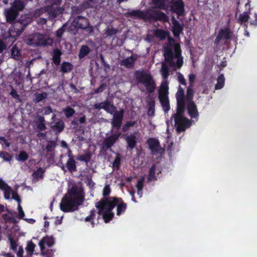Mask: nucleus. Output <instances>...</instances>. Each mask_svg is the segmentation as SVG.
<instances>
[{
  "label": "nucleus",
  "instance_id": "obj_1",
  "mask_svg": "<svg viewBox=\"0 0 257 257\" xmlns=\"http://www.w3.org/2000/svg\"><path fill=\"white\" fill-rule=\"evenodd\" d=\"M174 54L172 51L166 50L164 53V56L166 62L162 64L161 73L163 78L160 89L159 90V98L164 111H167L170 109V106L168 99V82L167 78L169 75V68L167 63L170 66L176 69L180 68L183 64V58L181 56V50L180 45L176 44L174 46Z\"/></svg>",
  "mask_w": 257,
  "mask_h": 257
},
{
  "label": "nucleus",
  "instance_id": "obj_2",
  "mask_svg": "<svg viewBox=\"0 0 257 257\" xmlns=\"http://www.w3.org/2000/svg\"><path fill=\"white\" fill-rule=\"evenodd\" d=\"M95 206L98 213L102 216L105 222H108L113 216L111 210L114 206L116 207L117 215L123 213L126 207V204L121 199L115 197L102 199L96 203Z\"/></svg>",
  "mask_w": 257,
  "mask_h": 257
},
{
  "label": "nucleus",
  "instance_id": "obj_3",
  "mask_svg": "<svg viewBox=\"0 0 257 257\" xmlns=\"http://www.w3.org/2000/svg\"><path fill=\"white\" fill-rule=\"evenodd\" d=\"M83 199L82 188L73 186L62 199L60 204V209L64 212L73 211L82 202Z\"/></svg>",
  "mask_w": 257,
  "mask_h": 257
},
{
  "label": "nucleus",
  "instance_id": "obj_4",
  "mask_svg": "<svg viewBox=\"0 0 257 257\" xmlns=\"http://www.w3.org/2000/svg\"><path fill=\"white\" fill-rule=\"evenodd\" d=\"M184 96V90L179 86L176 93L177 112V113L173 115L178 132H183L187 127L191 125V121L182 115V113L184 111L185 108Z\"/></svg>",
  "mask_w": 257,
  "mask_h": 257
},
{
  "label": "nucleus",
  "instance_id": "obj_5",
  "mask_svg": "<svg viewBox=\"0 0 257 257\" xmlns=\"http://www.w3.org/2000/svg\"><path fill=\"white\" fill-rule=\"evenodd\" d=\"M61 2V0H47L45 3V7L36 10L35 15L39 16L41 13L48 12L50 18L56 17L62 13V10L60 6Z\"/></svg>",
  "mask_w": 257,
  "mask_h": 257
},
{
  "label": "nucleus",
  "instance_id": "obj_6",
  "mask_svg": "<svg viewBox=\"0 0 257 257\" xmlns=\"http://www.w3.org/2000/svg\"><path fill=\"white\" fill-rule=\"evenodd\" d=\"M130 14L132 16L145 20L153 19L163 22H166L168 20V18L165 14L158 10H150L147 12L135 10L131 12Z\"/></svg>",
  "mask_w": 257,
  "mask_h": 257
},
{
  "label": "nucleus",
  "instance_id": "obj_7",
  "mask_svg": "<svg viewBox=\"0 0 257 257\" xmlns=\"http://www.w3.org/2000/svg\"><path fill=\"white\" fill-rule=\"evenodd\" d=\"M135 77L138 82L142 83L149 92H152L155 90L156 85L151 75L144 70L137 71Z\"/></svg>",
  "mask_w": 257,
  "mask_h": 257
},
{
  "label": "nucleus",
  "instance_id": "obj_8",
  "mask_svg": "<svg viewBox=\"0 0 257 257\" xmlns=\"http://www.w3.org/2000/svg\"><path fill=\"white\" fill-rule=\"evenodd\" d=\"M24 41L28 45L35 46L51 45L53 40L47 36L35 34L26 37Z\"/></svg>",
  "mask_w": 257,
  "mask_h": 257
},
{
  "label": "nucleus",
  "instance_id": "obj_9",
  "mask_svg": "<svg viewBox=\"0 0 257 257\" xmlns=\"http://www.w3.org/2000/svg\"><path fill=\"white\" fill-rule=\"evenodd\" d=\"M25 7L21 0H15L12 4L11 8L5 11V15L8 22L11 23L17 18L18 12L22 11Z\"/></svg>",
  "mask_w": 257,
  "mask_h": 257
},
{
  "label": "nucleus",
  "instance_id": "obj_10",
  "mask_svg": "<svg viewBox=\"0 0 257 257\" xmlns=\"http://www.w3.org/2000/svg\"><path fill=\"white\" fill-rule=\"evenodd\" d=\"M94 106L96 109H103L111 114H113L117 112L116 107L108 100H105L101 103H96Z\"/></svg>",
  "mask_w": 257,
  "mask_h": 257
},
{
  "label": "nucleus",
  "instance_id": "obj_11",
  "mask_svg": "<svg viewBox=\"0 0 257 257\" xmlns=\"http://www.w3.org/2000/svg\"><path fill=\"white\" fill-rule=\"evenodd\" d=\"M171 3V10L178 16L183 14L184 12V4L181 0H167Z\"/></svg>",
  "mask_w": 257,
  "mask_h": 257
},
{
  "label": "nucleus",
  "instance_id": "obj_12",
  "mask_svg": "<svg viewBox=\"0 0 257 257\" xmlns=\"http://www.w3.org/2000/svg\"><path fill=\"white\" fill-rule=\"evenodd\" d=\"M89 26V22L87 19L82 17L76 18L71 23V26L76 29H86Z\"/></svg>",
  "mask_w": 257,
  "mask_h": 257
},
{
  "label": "nucleus",
  "instance_id": "obj_13",
  "mask_svg": "<svg viewBox=\"0 0 257 257\" xmlns=\"http://www.w3.org/2000/svg\"><path fill=\"white\" fill-rule=\"evenodd\" d=\"M123 112V110L121 109L119 111H117L112 114L113 118L111 120V125L112 127H114L117 129L120 128L121 124Z\"/></svg>",
  "mask_w": 257,
  "mask_h": 257
},
{
  "label": "nucleus",
  "instance_id": "obj_14",
  "mask_svg": "<svg viewBox=\"0 0 257 257\" xmlns=\"http://www.w3.org/2000/svg\"><path fill=\"white\" fill-rule=\"evenodd\" d=\"M150 149L153 153L162 154L164 149L160 146L158 140L155 139H150L148 141Z\"/></svg>",
  "mask_w": 257,
  "mask_h": 257
},
{
  "label": "nucleus",
  "instance_id": "obj_15",
  "mask_svg": "<svg viewBox=\"0 0 257 257\" xmlns=\"http://www.w3.org/2000/svg\"><path fill=\"white\" fill-rule=\"evenodd\" d=\"M54 243V240L52 236H47L44 237L39 242L41 253L44 254V248L46 246H51Z\"/></svg>",
  "mask_w": 257,
  "mask_h": 257
},
{
  "label": "nucleus",
  "instance_id": "obj_16",
  "mask_svg": "<svg viewBox=\"0 0 257 257\" xmlns=\"http://www.w3.org/2000/svg\"><path fill=\"white\" fill-rule=\"evenodd\" d=\"M5 198L7 199H12L16 200L18 203L21 201L20 198L17 194L15 193L12 189L8 186L4 190Z\"/></svg>",
  "mask_w": 257,
  "mask_h": 257
},
{
  "label": "nucleus",
  "instance_id": "obj_17",
  "mask_svg": "<svg viewBox=\"0 0 257 257\" xmlns=\"http://www.w3.org/2000/svg\"><path fill=\"white\" fill-rule=\"evenodd\" d=\"M187 109L188 113L191 118H198L199 113L197 106L192 101H190L187 102Z\"/></svg>",
  "mask_w": 257,
  "mask_h": 257
},
{
  "label": "nucleus",
  "instance_id": "obj_18",
  "mask_svg": "<svg viewBox=\"0 0 257 257\" xmlns=\"http://www.w3.org/2000/svg\"><path fill=\"white\" fill-rule=\"evenodd\" d=\"M231 32L228 29L222 30L215 40V43H218L221 39H228L230 37Z\"/></svg>",
  "mask_w": 257,
  "mask_h": 257
},
{
  "label": "nucleus",
  "instance_id": "obj_19",
  "mask_svg": "<svg viewBox=\"0 0 257 257\" xmlns=\"http://www.w3.org/2000/svg\"><path fill=\"white\" fill-rule=\"evenodd\" d=\"M172 23L173 33L175 37H178L182 32V28L179 23L174 17L172 18Z\"/></svg>",
  "mask_w": 257,
  "mask_h": 257
},
{
  "label": "nucleus",
  "instance_id": "obj_20",
  "mask_svg": "<svg viewBox=\"0 0 257 257\" xmlns=\"http://www.w3.org/2000/svg\"><path fill=\"white\" fill-rule=\"evenodd\" d=\"M120 135V134L118 133L114 134L111 136L107 138L104 141V144L107 147V148H110L116 142Z\"/></svg>",
  "mask_w": 257,
  "mask_h": 257
},
{
  "label": "nucleus",
  "instance_id": "obj_21",
  "mask_svg": "<svg viewBox=\"0 0 257 257\" xmlns=\"http://www.w3.org/2000/svg\"><path fill=\"white\" fill-rule=\"evenodd\" d=\"M126 141L127 143L128 147L133 149L135 148L136 144V136L134 134H131L130 136H128L126 138Z\"/></svg>",
  "mask_w": 257,
  "mask_h": 257
},
{
  "label": "nucleus",
  "instance_id": "obj_22",
  "mask_svg": "<svg viewBox=\"0 0 257 257\" xmlns=\"http://www.w3.org/2000/svg\"><path fill=\"white\" fill-rule=\"evenodd\" d=\"M17 25H18V24H15V25L14 26H12L10 28V30H9V34H10V36L11 37L15 38L16 37L19 36L22 33V29H17V30L16 29L15 27L16 26L17 27L18 26Z\"/></svg>",
  "mask_w": 257,
  "mask_h": 257
},
{
  "label": "nucleus",
  "instance_id": "obj_23",
  "mask_svg": "<svg viewBox=\"0 0 257 257\" xmlns=\"http://www.w3.org/2000/svg\"><path fill=\"white\" fill-rule=\"evenodd\" d=\"M136 57L134 56H132L130 57L126 58L122 61V65L125 66L127 68H130L133 66Z\"/></svg>",
  "mask_w": 257,
  "mask_h": 257
},
{
  "label": "nucleus",
  "instance_id": "obj_24",
  "mask_svg": "<svg viewBox=\"0 0 257 257\" xmlns=\"http://www.w3.org/2000/svg\"><path fill=\"white\" fill-rule=\"evenodd\" d=\"M44 172L45 170L41 168H40L33 173V178L36 180L41 179L43 177Z\"/></svg>",
  "mask_w": 257,
  "mask_h": 257
},
{
  "label": "nucleus",
  "instance_id": "obj_25",
  "mask_svg": "<svg viewBox=\"0 0 257 257\" xmlns=\"http://www.w3.org/2000/svg\"><path fill=\"white\" fill-rule=\"evenodd\" d=\"M236 17L237 19V22L240 24L245 23L248 20V15L247 13H244L241 14H239L238 16L236 15Z\"/></svg>",
  "mask_w": 257,
  "mask_h": 257
},
{
  "label": "nucleus",
  "instance_id": "obj_26",
  "mask_svg": "<svg viewBox=\"0 0 257 257\" xmlns=\"http://www.w3.org/2000/svg\"><path fill=\"white\" fill-rule=\"evenodd\" d=\"M225 78L223 75H220L217 78V83L215 85V89H220L222 88L224 85Z\"/></svg>",
  "mask_w": 257,
  "mask_h": 257
},
{
  "label": "nucleus",
  "instance_id": "obj_27",
  "mask_svg": "<svg viewBox=\"0 0 257 257\" xmlns=\"http://www.w3.org/2000/svg\"><path fill=\"white\" fill-rule=\"evenodd\" d=\"M66 167L68 170L70 172L74 171L76 169L75 161L73 159L70 158L67 162Z\"/></svg>",
  "mask_w": 257,
  "mask_h": 257
},
{
  "label": "nucleus",
  "instance_id": "obj_28",
  "mask_svg": "<svg viewBox=\"0 0 257 257\" xmlns=\"http://www.w3.org/2000/svg\"><path fill=\"white\" fill-rule=\"evenodd\" d=\"M61 52L60 50L56 49L54 50V55L53 57V62L56 64H58L60 61V56Z\"/></svg>",
  "mask_w": 257,
  "mask_h": 257
},
{
  "label": "nucleus",
  "instance_id": "obj_29",
  "mask_svg": "<svg viewBox=\"0 0 257 257\" xmlns=\"http://www.w3.org/2000/svg\"><path fill=\"white\" fill-rule=\"evenodd\" d=\"M37 121L39 122L38 128L40 131H43L46 129V125L44 123V117L42 116H38L37 117Z\"/></svg>",
  "mask_w": 257,
  "mask_h": 257
},
{
  "label": "nucleus",
  "instance_id": "obj_30",
  "mask_svg": "<svg viewBox=\"0 0 257 257\" xmlns=\"http://www.w3.org/2000/svg\"><path fill=\"white\" fill-rule=\"evenodd\" d=\"M155 36L161 40L164 39L167 36V33L166 31L162 30H156L154 32Z\"/></svg>",
  "mask_w": 257,
  "mask_h": 257
},
{
  "label": "nucleus",
  "instance_id": "obj_31",
  "mask_svg": "<svg viewBox=\"0 0 257 257\" xmlns=\"http://www.w3.org/2000/svg\"><path fill=\"white\" fill-rule=\"evenodd\" d=\"M11 55L12 57L15 59H18L20 56V50L16 46H14L13 47L11 50Z\"/></svg>",
  "mask_w": 257,
  "mask_h": 257
},
{
  "label": "nucleus",
  "instance_id": "obj_32",
  "mask_svg": "<svg viewBox=\"0 0 257 257\" xmlns=\"http://www.w3.org/2000/svg\"><path fill=\"white\" fill-rule=\"evenodd\" d=\"M89 51L90 49L87 46H82L80 50L79 57L80 58L84 57Z\"/></svg>",
  "mask_w": 257,
  "mask_h": 257
},
{
  "label": "nucleus",
  "instance_id": "obj_33",
  "mask_svg": "<svg viewBox=\"0 0 257 257\" xmlns=\"http://www.w3.org/2000/svg\"><path fill=\"white\" fill-rule=\"evenodd\" d=\"M72 69V65L70 63L64 62L62 64L61 71L63 73H66L70 71Z\"/></svg>",
  "mask_w": 257,
  "mask_h": 257
},
{
  "label": "nucleus",
  "instance_id": "obj_34",
  "mask_svg": "<svg viewBox=\"0 0 257 257\" xmlns=\"http://www.w3.org/2000/svg\"><path fill=\"white\" fill-rule=\"evenodd\" d=\"M47 97V94L45 92L42 93H36L35 94L34 101L36 103L40 102Z\"/></svg>",
  "mask_w": 257,
  "mask_h": 257
},
{
  "label": "nucleus",
  "instance_id": "obj_35",
  "mask_svg": "<svg viewBox=\"0 0 257 257\" xmlns=\"http://www.w3.org/2000/svg\"><path fill=\"white\" fill-rule=\"evenodd\" d=\"M143 187V180H140L138 182L137 185V194L141 198L142 195V189Z\"/></svg>",
  "mask_w": 257,
  "mask_h": 257
},
{
  "label": "nucleus",
  "instance_id": "obj_36",
  "mask_svg": "<svg viewBox=\"0 0 257 257\" xmlns=\"http://www.w3.org/2000/svg\"><path fill=\"white\" fill-rule=\"evenodd\" d=\"M35 246L36 245L32 241L28 242L27 243V246L26 248L27 252L29 254L31 255L34 251Z\"/></svg>",
  "mask_w": 257,
  "mask_h": 257
},
{
  "label": "nucleus",
  "instance_id": "obj_37",
  "mask_svg": "<svg viewBox=\"0 0 257 257\" xmlns=\"http://www.w3.org/2000/svg\"><path fill=\"white\" fill-rule=\"evenodd\" d=\"M176 76L178 81L182 85H186V82L183 75L180 72H177Z\"/></svg>",
  "mask_w": 257,
  "mask_h": 257
},
{
  "label": "nucleus",
  "instance_id": "obj_38",
  "mask_svg": "<svg viewBox=\"0 0 257 257\" xmlns=\"http://www.w3.org/2000/svg\"><path fill=\"white\" fill-rule=\"evenodd\" d=\"M153 3L156 8H164L165 0H153Z\"/></svg>",
  "mask_w": 257,
  "mask_h": 257
},
{
  "label": "nucleus",
  "instance_id": "obj_39",
  "mask_svg": "<svg viewBox=\"0 0 257 257\" xmlns=\"http://www.w3.org/2000/svg\"><path fill=\"white\" fill-rule=\"evenodd\" d=\"M9 240L11 245V248L14 250H16L18 245L16 240L13 239L11 236L9 237Z\"/></svg>",
  "mask_w": 257,
  "mask_h": 257
},
{
  "label": "nucleus",
  "instance_id": "obj_40",
  "mask_svg": "<svg viewBox=\"0 0 257 257\" xmlns=\"http://www.w3.org/2000/svg\"><path fill=\"white\" fill-rule=\"evenodd\" d=\"M64 111L67 117L72 116L75 112L74 110L70 107H67L64 110Z\"/></svg>",
  "mask_w": 257,
  "mask_h": 257
},
{
  "label": "nucleus",
  "instance_id": "obj_41",
  "mask_svg": "<svg viewBox=\"0 0 257 257\" xmlns=\"http://www.w3.org/2000/svg\"><path fill=\"white\" fill-rule=\"evenodd\" d=\"M94 215V212L93 211H91L90 212V214L87 216L85 218V221H89L91 222L92 226H93L94 225V222L92 221L93 219V216Z\"/></svg>",
  "mask_w": 257,
  "mask_h": 257
},
{
  "label": "nucleus",
  "instance_id": "obj_42",
  "mask_svg": "<svg viewBox=\"0 0 257 257\" xmlns=\"http://www.w3.org/2000/svg\"><path fill=\"white\" fill-rule=\"evenodd\" d=\"M148 114L149 115L153 116L155 114V105L154 103H151L149 105Z\"/></svg>",
  "mask_w": 257,
  "mask_h": 257
},
{
  "label": "nucleus",
  "instance_id": "obj_43",
  "mask_svg": "<svg viewBox=\"0 0 257 257\" xmlns=\"http://www.w3.org/2000/svg\"><path fill=\"white\" fill-rule=\"evenodd\" d=\"M193 95V90L191 88H188L187 90L186 97L188 99V101H191Z\"/></svg>",
  "mask_w": 257,
  "mask_h": 257
},
{
  "label": "nucleus",
  "instance_id": "obj_44",
  "mask_svg": "<svg viewBox=\"0 0 257 257\" xmlns=\"http://www.w3.org/2000/svg\"><path fill=\"white\" fill-rule=\"evenodd\" d=\"M155 167L154 166H152L149 172V180L151 181L155 179Z\"/></svg>",
  "mask_w": 257,
  "mask_h": 257
},
{
  "label": "nucleus",
  "instance_id": "obj_45",
  "mask_svg": "<svg viewBox=\"0 0 257 257\" xmlns=\"http://www.w3.org/2000/svg\"><path fill=\"white\" fill-rule=\"evenodd\" d=\"M120 163V158L119 155H117L113 162V167L118 168Z\"/></svg>",
  "mask_w": 257,
  "mask_h": 257
},
{
  "label": "nucleus",
  "instance_id": "obj_46",
  "mask_svg": "<svg viewBox=\"0 0 257 257\" xmlns=\"http://www.w3.org/2000/svg\"><path fill=\"white\" fill-rule=\"evenodd\" d=\"M110 188L109 185H105L104 186L103 189V196L104 197H106V196L108 195L110 193Z\"/></svg>",
  "mask_w": 257,
  "mask_h": 257
},
{
  "label": "nucleus",
  "instance_id": "obj_47",
  "mask_svg": "<svg viewBox=\"0 0 257 257\" xmlns=\"http://www.w3.org/2000/svg\"><path fill=\"white\" fill-rule=\"evenodd\" d=\"M0 157L7 161H9L11 159V157L7 153L0 152Z\"/></svg>",
  "mask_w": 257,
  "mask_h": 257
},
{
  "label": "nucleus",
  "instance_id": "obj_48",
  "mask_svg": "<svg viewBox=\"0 0 257 257\" xmlns=\"http://www.w3.org/2000/svg\"><path fill=\"white\" fill-rule=\"evenodd\" d=\"M19 159L21 161H25L28 158V154L25 152H21L19 155Z\"/></svg>",
  "mask_w": 257,
  "mask_h": 257
},
{
  "label": "nucleus",
  "instance_id": "obj_49",
  "mask_svg": "<svg viewBox=\"0 0 257 257\" xmlns=\"http://www.w3.org/2000/svg\"><path fill=\"white\" fill-rule=\"evenodd\" d=\"M55 127L58 130V132L62 131L64 127V124L62 121H59L56 123Z\"/></svg>",
  "mask_w": 257,
  "mask_h": 257
},
{
  "label": "nucleus",
  "instance_id": "obj_50",
  "mask_svg": "<svg viewBox=\"0 0 257 257\" xmlns=\"http://www.w3.org/2000/svg\"><path fill=\"white\" fill-rule=\"evenodd\" d=\"M18 209L19 211V217L20 219H22L24 217L25 213L23 210L22 207L20 205V202L18 203Z\"/></svg>",
  "mask_w": 257,
  "mask_h": 257
},
{
  "label": "nucleus",
  "instance_id": "obj_51",
  "mask_svg": "<svg viewBox=\"0 0 257 257\" xmlns=\"http://www.w3.org/2000/svg\"><path fill=\"white\" fill-rule=\"evenodd\" d=\"M42 112L43 114L47 115L51 113L52 112V109L50 107H44L42 110Z\"/></svg>",
  "mask_w": 257,
  "mask_h": 257
},
{
  "label": "nucleus",
  "instance_id": "obj_52",
  "mask_svg": "<svg viewBox=\"0 0 257 257\" xmlns=\"http://www.w3.org/2000/svg\"><path fill=\"white\" fill-rule=\"evenodd\" d=\"M64 32V29L63 27L58 29L56 31V37L58 38H61L62 35H63Z\"/></svg>",
  "mask_w": 257,
  "mask_h": 257
},
{
  "label": "nucleus",
  "instance_id": "obj_53",
  "mask_svg": "<svg viewBox=\"0 0 257 257\" xmlns=\"http://www.w3.org/2000/svg\"><path fill=\"white\" fill-rule=\"evenodd\" d=\"M106 34L108 35H112L115 34L116 31L114 29L112 28H108L106 30Z\"/></svg>",
  "mask_w": 257,
  "mask_h": 257
},
{
  "label": "nucleus",
  "instance_id": "obj_54",
  "mask_svg": "<svg viewBox=\"0 0 257 257\" xmlns=\"http://www.w3.org/2000/svg\"><path fill=\"white\" fill-rule=\"evenodd\" d=\"M195 79V75L193 74H190L189 75V81L190 84L191 86H192V84L193 83L194 80Z\"/></svg>",
  "mask_w": 257,
  "mask_h": 257
},
{
  "label": "nucleus",
  "instance_id": "obj_55",
  "mask_svg": "<svg viewBox=\"0 0 257 257\" xmlns=\"http://www.w3.org/2000/svg\"><path fill=\"white\" fill-rule=\"evenodd\" d=\"M10 94L16 99H18L19 98V95L18 94L17 91L13 88L11 90Z\"/></svg>",
  "mask_w": 257,
  "mask_h": 257
},
{
  "label": "nucleus",
  "instance_id": "obj_56",
  "mask_svg": "<svg viewBox=\"0 0 257 257\" xmlns=\"http://www.w3.org/2000/svg\"><path fill=\"white\" fill-rule=\"evenodd\" d=\"M135 123V122H128L126 123V124L123 127L122 130L123 132H125L126 130L130 126H133Z\"/></svg>",
  "mask_w": 257,
  "mask_h": 257
},
{
  "label": "nucleus",
  "instance_id": "obj_57",
  "mask_svg": "<svg viewBox=\"0 0 257 257\" xmlns=\"http://www.w3.org/2000/svg\"><path fill=\"white\" fill-rule=\"evenodd\" d=\"M8 185L2 179H0V189L4 190Z\"/></svg>",
  "mask_w": 257,
  "mask_h": 257
},
{
  "label": "nucleus",
  "instance_id": "obj_58",
  "mask_svg": "<svg viewBox=\"0 0 257 257\" xmlns=\"http://www.w3.org/2000/svg\"><path fill=\"white\" fill-rule=\"evenodd\" d=\"M23 248L22 246H19L17 254L18 257H22L23 254Z\"/></svg>",
  "mask_w": 257,
  "mask_h": 257
},
{
  "label": "nucleus",
  "instance_id": "obj_59",
  "mask_svg": "<svg viewBox=\"0 0 257 257\" xmlns=\"http://www.w3.org/2000/svg\"><path fill=\"white\" fill-rule=\"evenodd\" d=\"M0 143L2 144L4 143L7 147L10 146V144L7 142L4 137H0Z\"/></svg>",
  "mask_w": 257,
  "mask_h": 257
},
{
  "label": "nucleus",
  "instance_id": "obj_60",
  "mask_svg": "<svg viewBox=\"0 0 257 257\" xmlns=\"http://www.w3.org/2000/svg\"><path fill=\"white\" fill-rule=\"evenodd\" d=\"M6 48V45L2 40H0V53H2L3 51Z\"/></svg>",
  "mask_w": 257,
  "mask_h": 257
},
{
  "label": "nucleus",
  "instance_id": "obj_61",
  "mask_svg": "<svg viewBox=\"0 0 257 257\" xmlns=\"http://www.w3.org/2000/svg\"><path fill=\"white\" fill-rule=\"evenodd\" d=\"M90 159V157H89V155H86V156H81L80 157V160L81 161H85V162H87L89 161Z\"/></svg>",
  "mask_w": 257,
  "mask_h": 257
},
{
  "label": "nucleus",
  "instance_id": "obj_62",
  "mask_svg": "<svg viewBox=\"0 0 257 257\" xmlns=\"http://www.w3.org/2000/svg\"><path fill=\"white\" fill-rule=\"evenodd\" d=\"M3 217L5 219L12 221V218L8 214H5L3 215Z\"/></svg>",
  "mask_w": 257,
  "mask_h": 257
},
{
  "label": "nucleus",
  "instance_id": "obj_63",
  "mask_svg": "<svg viewBox=\"0 0 257 257\" xmlns=\"http://www.w3.org/2000/svg\"><path fill=\"white\" fill-rule=\"evenodd\" d=\"M85 121V116H83L82 117H81L79 119V121L80 123H83Z\"/></svg>",
  "mask_w": 257,
  "mask_h": 257
},
{
  "label": "nucleus",
  "instance_id": "obj_64",
  "mask_svg": "<svg viewBox=\"0 0 257 257\" xmlns=\"http://www.w3.org/2000/svg\"><path fill=\"white\" fill-rule=\"evenodd\" d=\"M130 194H131V195L132 196V200L133 201L136 202V200H135V198H134V193L132 192H130Z\"/></svg>",
  "mask_w": 257,
  "mask_h": 257
}]
</instances>
